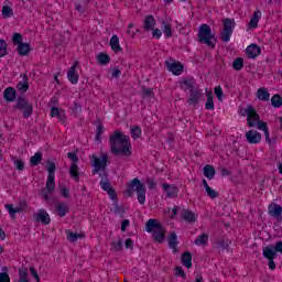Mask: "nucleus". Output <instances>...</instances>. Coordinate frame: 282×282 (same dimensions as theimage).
<instances>
[{
  "label": "nucleus",
  "mask_w": 282,
  "mask_h": 282,
  "mask_svg": "<svg viewBox=\"0 0 282 282\" xmlns=\"http://www.w3.org/2000/svg\"><path fill=\"white\" fill-rule=\"evenodd\" d=\"M271 105L275 109L281 108L282 107V97H281V95H273L272 98H271Z\"/></svg>",
  "instance_id": "41"
},
{
  "label": "nucleus",
  "mask_w": 282,
  "mask_h": 282,
  "mask_svg": "<svg viewBox=\"0 0 282 282\" xmlns=\"http://www.w3.org/2000/svg\"><path fill=\"white\" fill-rule=\"evenodd\" d=\"M4 208L8 210V213H9V215H10V218L11 219H14V217H15V210H14V205H12V204H7V205H4Z\"/></svg>",
  "instance_id": "55"
},
{
  "label": "nucleus",
  "mask_w": 282,
  "mask_h": 282,
  "mask_svg": "<svg viewBox=\"0 0 282 282\" xmlns=\"http://www.w3.org/2000/svg\"><path fill=\"white\" fill-rule=\"evenodd\" d=\"M167 241H169V248H171L172 250H176L177 248V234L172 232L169 237H167Z\"/></svg>",
  "instance_id": "34"
},
{
  "label": "nucleus",
  "mask_w": 282,
  "mask_h": 282,
  "mask_svg": "<svg viewBox=\"0 0 282 282\" xmlns=\"http://www.w3.org/2000/svg\"><path fill=\"white\" fill-rule=\"evenodd\" d=\"M97 61H98L99 65H109V62L111 61V57H109V55L106 54V53H100L97 56Z\"/></svg>",
  "instance_id": "39"
},
{
  "label": "nucleus",
  "mask_w": 282,
  "mask_h": 282,
  "mask_svg": "<svg viewBox=\"0 0 282 282\" xmlns=\"http://www.w3.org/2000/svg\"><path fill=\"white\" fill-rule=\"evenodd\" d=\"M181 217L184 219V221H187V224H195V221H197V216L195 213L188 209H182Z\"/></svg>",
  "instance_id": "17"
},
{
  "label": "nucleus",
  "mask_w": 282,
  "mask_h": 282,
  "mask_svg": "<svg viewBox=\"0 0 282 282\" xmlns=\"http://www.w3.org/2000/svg\"><path fill=\"white\" fill-rule=\"evenodd\" d=\"M17 52L19 56H28V54L32 52V47L30 46V43L22 42L18 44Z\"/></svg>",
  "instance_id": "21"
},
{
  "label": "nucleus",
  "mask_w": 282,
  "mask_h": 282,
  "mask_svg": "<svg viewBox=\"0 0 282 282\" xmlns=\"http://www.w3.org/2000/svg\"><path fill=\"white\" fill-rule=\"evenodd\" d=\"M142 91L145 98H151V96L153 95V89L151 88L142 87Z\"/></svg>",
  "instance_id": "62"
},
{
  "label": "nucleus",
  "mask_w": 282,
  "mask_h": 282,
  "mask_svg": "<svg viewBox=\"0 0 282 282\" xmlns=\"http://www.w3.org/2000/svg\"><path fill=\"white\" fill-rule=\"evenodd\" d=\"M182 263L187 269L193 268V256L191 254V252L186 251L182 254Z\"/></svg>",
  "instance_id": "32"
},
{
  "label": "nucleus",
  "mask_w": 282,
  "mask_h": 282,
  "mask_svg": "<svg viewBox=\"0 0 282 282\" xmlns=\"http://www.w3.org/2000/svg\"><path fill=\"white\" fill-rule=\"evenodd\" d=\"M0 282H10V275L6 272L0 273Z\"/></svg>",
  "instance_id": "63"
},
{
  "label": "nucleus",
  "mask_w": 282,
  "mask_h": 282,
  "mask_svg": "<svg viewBox=\"0 0 282 282\" xmlns=\"http://www.w3.org/2000/svg\"><path fill=\"white\" fill-rule=\"evenodd\" d=\"M12 43L13 45H21V43H23V35H21V33H14L12 36Z\"/></svg>",
  "instance_id": "52"
},
{
  "label": "nucleus",
  "mask_w": 282,
  "mask_h": 282,
  "mask_svg": "<svg viewBox=\"0 0 282 282\" xmlns=\"http://www.w3.org/2000/svg\"><path fill=\"white\" fill-rule=\"evenodd\" d=\"M262 256L264 259H276V249L274 245H269L262 249Z\"/></svg>",
  "instance_id": "19"
},
{
  "label": "nucleus",
  "mask_w": 282,
  "mask_h": 282,
  "mask_svg": "<svg viewBox=\"0 0 282 282\" xmlns=\"http://www.w3.org/2000/svg\"><path fill=\"white\" fill-rule=\"evenodd\" d=\"M31 276L35 279L36 282H41V276H39V273L36 272V269L34 267H30Z\"/></svg>",
  "instance_id": "58"
},
{
  "label": "nucleus",
  "mask_w": 282,
  "mask_h": 282,
  "mask_svg": "<svg viewBox=\"0 0 282 282\" xmlns=\"http://www.w3.org/2000/svg\"><path fill=\"white\" fill-rule=\"evenodd\" d=\"M256 127H257V129H259V131H263V133L265 135V141L269 144H272V139H270V131L268 130V123L265 121L258 120L256 122Z\"/></svg>",
  "instance_id": "15"
},
{
  "label": "nucleus",
  "mask_w": 282,
  "mask_h": 282,
  "mask_svg": "<svg viewBox=\"0 0 282 282\" xmlns=\"http://www.w3.org/2000/svg\"><path fill=\"white\" fill-rule=\"evenodd\" d=\"M54 178H55L54 176H47V181H46L47 193H54L56 188V182Z\"/></svg>",
  "instance_id": "38"
},
{
  "label": "nucleus",
  "mask_w": 282,
  "mask_h": 282,
  "mask_svg": "<svg viewBox=\"0 0 282 282\" xmlns=\"http://www.w3.org/2000/svg\"><path fill=\"white\" fill-rule=\"evenodd\" d=\"M162 227V224H160L156 219H149L145 224V230L147 232H154V230H159V228Z\"/></svg>",
  "instance_id": "25"
},
{
  "label": "nucleus",
  "mask_w": 282,
  "mask_h": 282,
  "mask_svg": "<svg viewBox=\"0 0 282 282\" xmlns=\"http://www.w3.org/2000/svg\"><path fill=\"white\" fill-rule=\"evenodd\" d=\"M152 237L158 243H162L166 237V229L164 227H159L156 230L152 231Z\"/></svg>",
  "instance_id": "16"
},
{
  "label": "nucleus",
  "mask_w": 282,
  "mask_h": 282,
  "mask_svg": "<svg viewBox=\"0 0 282 282\" xmlns=\"http://www.w3.org/2000/svg\"><path fill=\"white\" fill-rule=\"evenodd\" d=\"M259 19H261V11H254L249 21V28H251L252 30L259 28Z\"/></svg>",
  "instance_id": "30"
},
{
  "label": "nucleus",
  "mask_w": 282,
  "mask_h": 282,
  "mask_svg": "<svg viewBox=\"0 0 282 282\" xmlns=\"http://www.w3.org/2000/svg\"><path fill=\"white\" fill-rule=\"evenodd\" d=\"M162 188H163L166 197H170V198L177 197V187L171 186V185L164 183L162 185Z\"/></svg>",
  "instance_id": "27"
},
{
  "label": "nucleus",
  "mask_w": 282,
  "mask_h": 282,
  "mask_svg": "<svg viewBox=\"0 0 282 282\" xmlns=\"http://www.w3.org/2000/svg\"><path fill=\"white\" fill-rule=\"evenodd\" d=\"M122 239H119L118 241H112L111 248L112 250H116V252H120L122 250Z\"/></svg>",
  "instance_id": "54"
},
{
  "label": "nucleus",
  "mask_w": 282,
  "mask_h": 282,
  "mask_svg": "<svg viewBox=\"0 0 282 282\" xmlns=\"http://www.w3.org/2000/svg\"><path fill=\"white\" fill-rule=\"evenodd\" d=\"M256 96L258 100H262V102H268V100H270V91H268V88L265 87L259 88Z\"/></svg>",
  "instance_id": "26"
},
{
  "label": "nucleus",
  "mask_w": 282,
  "mask_h": 282,
  "mask_svg": "<svg viewBox=\"0 0 282 282\" xmlns=\"http://www.w3.org/2000/svg\"><path fill=\"white\" fill-rule=\"evenodd\" d=\"M140 135H142V129L140 127H133L131 129V137L133 138V140H138V138H140Z\"/></svg>",
  "instance_id": "50"
},
{
  "label": "nucleus",
  "mask_w": 282,
  "mask_h": 282,
  "mask_svg": "<svg viewBox=\"0 0 282 282\" xmlns=\"http://www.w3.org/2000/svg\"><path fill=\"white\" fill-rule=\"evenodd\" d=\"M214 94L218 100H221V98H224V90L221 89V86L215 87Z\"/></svg>",
  "instance_id": "56"
},
{
  "label": "nucleus",
  "mask_w": 282,
  "mask_h": 282,
  "mask_svg": "<svg viewBox=\"0 0 282 282\" xmlns=\"http://www.w3.org/2000/svg\"><path fill=\"white\" fill-rule=\"evenodd\" d=\"M128 197H131L133 193H137L139 204L143 205L147 202V186L140 182L139 178H133L127 188Z\"/></svg>",
  "instance_id": "2"
},
{
  "label": "nucleus",
  "mask_w": 282,
  "mask_h": 282,
  "mask_svg": "<svg viewBox=\"0 0 282 282\" xmlns=\"http://www.w3.org/2000/svg\"><path fill=\"white\" fill-rule=\"evenodd\" d=\"M245 113L247 116V124L248 127L252 128V127H257V122L258 120H260L259 113L257 112V110H254V107L252 106H247L245 109Z\"/></svg>",
  "instance_id": "7"
},
{
  "label": "nucleus",
  "mask_w": 282,
  "mask_h": 282,
  "mask_svg": "<svg viewBox=\"0 0 282 282\" xmlns=\"http://www.w3.org/2000/svg\"><path fill=\"white\" fill-rule=\"evenodd\" d=\"M55 210L58 215V217H65V215H67V213H69V205H67L66 203H57L55 206Z\"/></svg>",
  "instance_id": "24"
},
{
  "label": "nucleus",
  "mask_w": 282,
  "mask_h": 282,
  "mask_svg": "<svg viewBox=\"0 0 282 282\" xmlns=\"http://www.w3.org/2000/svg\"><path fill=\"white\" fill-rule=\"evenodd\" d=\"M246 138L249 144H259L261 142V133L256 130H249L246 133Z\"/></svg>",
  "instance_id": "14"
},
{
  "label": "nucleus",
  "mask_w": 282,
  "mask_h": 282,
  "mask_svg": "<svg viewBox=\"0 0 282 282\" xmlns=\"http://www.w3.org/2000/svg\"><path fill=\"white\" fill-rule=\"evenodd\" d=\"M203 174L207 180H213L215 177V167L213 165H205L203 167Z\"/></svg>",
  "instance_id": "33"
},
{
  "label": "nucleus",
  "mask_w": 282,
  "mask_h": 282,
  "mask_svg": "<svg viewBox=\"0 0 282 282\" xmlns=\"http://www.w3.org/2000/svg\"><path fill=\"white\" fill-rule=\"evenodd\" d=\"M217 246L220 250H228V246H230V240L220 238L217 240Z\"/></svg>",
  "instance_id": "47"
},
{
  "label": "nucleus",
  "mask_w": 282,
  "mask_h": 282,
  "mask_svg": "<svg viewBox=\"0 0 282 282\" xmlns=\"http://www.w3.org/2000/svg\"><path fill=\"white\" fill-rule=\"evenodd\" d=\"M76 67H78V62H75L67 73V78L69 83H72V85L78 84L79 75H78V70H76Z\"/></svg>",
  "instance_id": "11"
},
{
  "label": "nucleus",
  "mask_w": 282,
  "mask_h": 282,
  "mask_svg": "<svg viewBox=\"0 0 282 282\" xmlns=\"http://www.w3.org/2000/svg\"><path fill=\"white\" fill-rule=\"evenodd\" d=\"M66 237H67L68 241H70L72 243H76V241H78V239H83V235L72 232V231H66Z\"/></svg>",
  "instance_id": "40"
},
{
  "label": "nucleus",
  "mask_w": 282,
  "mask_h": 282,
  "mask_svg": "<svg viewBox=\"0 0 282 282\" xmlns=\"http://www.w3.org/2000/svg\"><path fill=\"white\" fill-rule=\"evenodd\" d=\"M46 169L48 171V177H54V173H56V164L52 161H47Z\"/></svg>",
  "instance_id": "48"
},
{
  "label": "nucleus",
  "mask_w": 282,
  "mask_h": 282,
  "mask_svg": "<svg viewBox=\"0 0 282 282\" xmlns=\"http://www.w3.org/2000/svg\"><path fill=\"white\" fill-rule=\"evenodd\" d=\"M104 131H105V126H102V123H98L96 129V137H95V140L97 142H100V140H102Z\"/></svg>",
  "instance_id": "46"
},
{
  "label": "nucleus",
  "mask_w": 282,
  "mask_h": 282,
  "mask_svg": "<svg viewBox=\"0 0 282 282\" xmlns=\"http://www.w3.org/2000/svg\"><path fill=\"white\" fill-rule=\"evenodd\" d=\"M13 165L18 171H23V169H25V162L21 159H13Z\"/></svg>",
  "instance_id": "51"
},
{
  "label": "nucleus",
  "mask_w": 282,
  "mask_h": 282,
  "mask_svg": "<svg viewBox=\"0 0 282 282\" xmlns=\"http://www.w3.org/2000/svg\"><path fill=\"white\" fill-rule=\"evenodd\" d=\"M162 32L165 39H171L173 36V28L167 22L163 21Z\"/></svg>",
  "instance_id": "37"
},
{
  "label": "nucleus",
  "mask_w": 282,
  "mask_h": 282,
  "mask_svg": "<svg viewBox=\"0 0 282 282\" xmlns=\"http://www.w3.org/2000/svg\"><path fill=\"white\" fill-rule=\"evenodd\" d=\"M235 19H225L224 20V29L220 33V39L224 43H228L230 41V36H232V30H235Z\"/></svg>",
  "instance_id": "6"
},
{
  "label": "nucleus",
  "mask_w": 282,
  "mask_h": 282,
  "mask_svg": "<svg viewBox=\"0 0 282 282\" xmlns=\"http://www.w3.org/2000/svg\"><path fill=\"white\" fill-rule=\"evenodd\" d=\"M110 151L118 158H129L131 155V139L129 135L115 131L109 137Z\"/></svg>",
  "instance_id": "1"
},
{
  "label": "nucleus",
  "mask_w": 282,
  "mask_h": 282,
  "mask_svg": "<svg viewBox=\"0 0 282 282\" xmlns=\"http://www.w3.org/2000/svg\"><path fill=\"white\" fill-rule=\"evenodd\" d=\"M14 15V10L10 8L9 6H3L2 7V17L3 19H10V17Z\"/></svg>",
  "instance_id": "45"
},
{
  "label": "nucleus",
  "mask_w": 282,
  "mask_h": 282,
  "mask_svg": "<svg viewBox=\"0 0 282 282\" xmlns=\"http://www.w3.org/2000/svg\"><path fill=\"white\" fill-rule=\"evenodd\" d=\"M51 117L52 118H57V120H59V122H65V110L59 109L58 107H53L51 108Z\"/></svg>",
  "instance_id": "22"
},
{
  "label": "nucleus",
  "mask_w": 282,
  "mask_h": 282,
  "mask_svg": "<svg viewBox=\"0 0 282 282\" xmlns=\"http://www.w3.org/2000/svg\"><path fill=\"white\" fill-rule=\"evenodd\" d=\"M78 171H79L78 164L72 163L69 167V175L76 182H80V173Z\"/></svg>",
  "instance_id": "29"
},
{
  "label": "nucleus",
  "mask_w": 282,
  "mask_h": 282,
  "mask_svg": "<svg viewBox=\"0 0 282 282\" xmlns=\"http://www.w3.org/2000/svg\"><path fill=\"white\" fill-rule=\"evenodd\" d=\"M99 184L102 191H106L108 193L110 199H116L118 194H116V189L111 187V182H109V180H101Z\"/></svg>",
  "instance_id": "12"
},
{
  "label": "nucleus",
  "mask_w": 282,
  "mask_h": 282,
  "mask_svg": "<svg viewBox=\"0 0 282 282\" xmlns=\"http://www.w3.org/2000/svg\"><path fill=\"white\" fill-rule=\"evenodd\" d=\"M35 221H40V224L47 225L52 219L50 218V214L45 209H39L36 214H34Z\"/></svg>",
  "instance_id": "13"
},
{
  "label": "nucleus",
  "mask_w": 282,
  "mask_h": 282,
  "mask_svg": "<svg viewBox=\"0 0 282 282\" xmlns=\"http://www.w3.org/2000/svg\"><path fill=\"white\" fill-rule=\"evenodd\" d=\"M205 193H207L210 199H217V197H219V193L210 187H207V189H205Z\"/></svg>",
  "instance_id": "53"
},
{
  "label": "nucleus",
  "mask_w": 282,
  "mask_h": 282,
  "mask_svg": "<svg viewBox=\"0 0 282 282\" xmlns=\"http://www.w3.org/2000/svg\"><path fill=\"white\" fill-rule=\"evenodd\" d=\"M198 43L202 45H207L210 50H215L217 45V39L213 34V30L208 24H202L198 29Z\"/></svg>",
  "instance_id": "3"
},
{
  "label": "nucleus",
  "mask_w": 282,
  "mask_h": 282,
  "mask_svg": "<svg viewBox=\"0 0 282 282\" xmlns=\"http://www.w3.org/2000/svg\"><path fill=\"white\" fill-rule=\"evenodd\" d=\"M41 162H43V154L41 152H36L30 159L31 166H39Z\"/></svg>",
  "instance_id": "35"
},
{
  "label": "nucleus",
  "mask_w": 282,
  "mask_h": 282,
  "mask_svg": "<svg viewBox=\"0 0 282 282\" xmlns=\"http://www.w3.org/2000/svg\"><path fill=\"white\" fill-rule=\"evenodd\" d=\"M108 162H109V155L102 154L100 158H98L96 156V154H94L90 160V164L94 167L93 175H98L100 171H105V169H107Z\"/></svg>",
  "instance_id": "5"
},
{
  "label": "nucleus",
  "mask_w": 282,
  "mask_h": 282,
  "mask_svg": "<svg viewBox=\"0 0 282 282\" xmlns=\"http://www.w3.org/2000/svg\"><path fill=\"white\" fill-rule=\"evenodd\" d=\"M67 158L69 159L70 162H73V164H78V155H76L75 152H69L67 154Z\"/></svg>",
  "instance_id": "57"
},
{
  "label": "nucleus",
  "mask_w": 282,
  "mask_h": 282,
  "mask_svg": "<svg viewBox=\"0 0 282 282\" xmlns=\"http://www.w3.org/2000/svg\"><path fill=\"white\" fill-rule=\"evenodd\" d=\"M155 28V18L153 15H145L143 21V30L151 32Z\"/></svg>",
  "instance_id": "20"
},
{
  "label": "nucleus",
  "mask_w": 282,
  "mask_h": 282,
  "mask_svg": "<svg viewBox=\"0 0 282 282\" xmlns=\"http://www.w3.org/2000/svg\"><path fill=\"white\" fill-rule=\"evenodd\" d=\"M194 243L196 246H206L208 243V235L203 234L200 236H198L195 240Z\"/></svg>",
  "instance_id": "42"
},
{
  "label": "nucleus",
  "mask_w": 282,
  "mask_h": 282,
  "mask_svg": "<svg viewBox=\"0 0 282 282\" xmlns=\"http://www.w3.org/2000/svg\"><path fill=\"white\" fill-rule=\"evenodd\" d=\"M15 108L22 111V118H31L32 113H34V106L23 96L18 97Z\"/></svg>",
  "instance_id": "4"
},
{
  "label": "nucleus",
  "mask_w": 282,
  "mask_h": 282,
  "mask_svg": "<svg viewBox=\"0 0 282 282\" xmlns=\"http://www.w3.org/2000/svg\"><path fill=\"white\" fill-rule=\"evenodd\" d=\"M8 54V43L0 40V58H3Z\"/></svg>",
  "instance_id": "49"
},
{
  "label": "nucleus",
  "mask_w": 282,
  "mask_h": 282,
  "mask_svg": "<svg viewBox=\"0 0 282 282\" xmlns=\"http://www.w3.org/2000/svg\"><path fill=\"white\" fill-rule=\"evenodd\" d=\"M176 276H182V279L186 278V273L184 272V269L182 267L175 268Z\"/></svg>",
  "instance_id": "61"
},
{
  "label": "nucleus",
  "mask_w": 282,
  "mask_h": 282,
  "mask_svg": "<svg viewBox=\"0 0 282 282\" xmlns=\"http://www.w3.org/2000/svg\"><path fill=\"white\" fill-rule=\"evenodd\" d=\"M232 68L236 72H241V69H243V58H241V57L235 58L234 63H232Z\"/></svg>",
  "instance_id": "43"
},
{
  "label": "nucleus",
  "mask_w": 282,
  "mask_h": 282,
  "mask_svg": "<svg viewBox=\"0 0 282 282\" xmlns=\"http://www.w3.org/2000/svg\"><path fill=\"white\" fill-rule=\"evenodd\" d=\"M3 98L7 102H14L17 100V90L13 87H8L3 91Z\"/></svg>",
  "instance_id": "23"
},
{
  "label": "nucleus",
  "mask_w": 282,
  "mask_h": 282,
  "mask_svg": "<svg viewBox=\"0 0 282 282\" xmlns=\"http://www.w3.org/2000/svg\"><path fill=\"white\" fill-rule=\"evenodd\" d=\"M181 89H184V91H187V89L193 91V89H195V80L193 78H184L181 82Z\"/></svg>",
  "instance_id": "28"
},
{
  "label": "nucleus",
  "mask_w": 282,
  "mask_h": 282,
  "mask_svg": "<svg viewBox=\"0 0 282 282\" xmlns=\"http://www.w3.org/2000/svg\"><path fill=\"white\" fill-rule=\"evenodd\" d=\"M24 82H20L17 85L18 91H21V94H25L28 89H30V84L28 83V76L23 77Z\"/></svg>",
  "instance_id": "36"
},
{
  "label": "nucleus",
  "mask_w": 282,
  "mask_h": 282,
  "mask_svg": "<svg viewBox=\"0 0 282 282\" xmlns=\"http://www.w3.org/2000/svg\"><path fill=\"white\" fill-rule=\"evenodd\" d=\"M62 197H65L66 199L69 198V188L65 186L59 187Z\"/></svg>",
  "instance_id": "59"
},
{
  "label": "nucleus",
  "mask_w": 282,
  "mask_h": 282,
  "mask_svg": "<svg viewBox=\"0 0 282 282\" xmlns=\"http://www.w3.org/2000/svg\"><path fill=\"white\" fill-rule=\"evenodd\" d=\"M273 248H275L276 253L280 252V254H282V240L276 241Z\"/></svg>",
  "instance_id": "64"
},
{
  "label": "nucleus",
  "mask_w": 282,
  "mask_h": 282,
  "mask_svg": "<svg viewBox=\"0 0 282 282\" xmlns=\"http://www.w3.org/2000/svg\"><path fill=\"white\" fill-rule=\"evenodd\" d=\"M246 54L249 58H257L261 54V47L257 44H251L246 48Z\"/></svg>",
  "instance_id": "18"
},
{
  "label": "nucleus",
  "mask_w": 282,
  "mask_h": 282,
  "mask_svg": "<svg viewBox=\"0 0 282 282\" xmlns=\"http://www.w3.org/2000/svg\"><path fill=\"white\" fill-rule=\"evenodd\" d=\"M18 272L20 279H28V268H20Z\"/></svg>",
  "instance_id": "60"
},
{
  "label": "nucleus",
  "mask_w": 282,
  "mask_h": 282,
  "mask_svg": "<svg viewBox=\"0 0 282 282\" xmlns=\"http://www.w3.org/2000/svg\"><path fill=\"white\" fill-rule=\"evenodd\" d=\"M165 67L167 72L174 74V76H180L184 72V65L180 62H175L174 59L165 61Z\"/></svg>",
  "instance_id": "8"
},
{
  "label": "nucleus",
  "mask_w": 282,
  "mask_h": 282,
  "mask_svg": "<svg viewBox=\"0 0 282 282\" xmlns=\"http://www.w3.org/2000/svg\"><path fill=\"white\" fill-rule=\"evenodd\" d=\"M110 47L113 52H122V47L120 46V37H118V35L111 36Z\"/></svg>",
  "instance_id": "31"
},
{
  "label": "nucleus",
  "mask_w": 282,
  "mask_h": 282,
  "mask_svg": "<svg viewBox=\"0 0 282 282\" xmlns=\"http://www.w3.org/2000/svg\"><path fill=\"white\" fill-rule=\"evenodd\" d=\"M205 108L208 111H213V109H215V101L213 99V93L207 94V101L205 104Z\"/></svg>",
  "instance_id": "44"
},
{
  "label": "nucleus",
  "mask_w": 282,
  "mask_h": 282,
  "mask_svg": "<svg viewBox=\"0 0 282 282\" xmlns=\"http://www.w3.org/2000/svg\"><path fill=\"white\" fill-rule=\"evenodd\" d=\"M202 96H204V94H202V90L199 89H192L189 91V97L187 99V105H192L193 107H197V105H199V100H202Z\"/></svg>",
  "instance_id": "10"
},
{
  "label": "nucleus",
  "mask_w": 282,
  "mask_h": 282,
  "mask_svg": "<svg viewBox=\"0 0 282 282\" xmlns=\"http://www.w3.org/2000/svg\"><path fill=\"white\" fill-rule=\"evenodd\" d=\"M270 217L276 220L278 224L282 221V206L276 203H271L268 207Z\"/></svg>",
  "instance_id": "9"
}]
</instances>
